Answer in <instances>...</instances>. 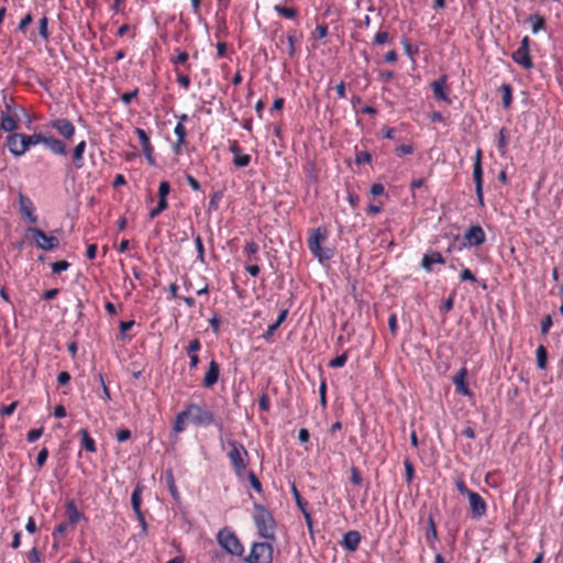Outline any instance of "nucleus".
Segmentation results:
<instances>
[{
    "instance_id": "obj_37",
    "label": "nucleus",
    "mask_w": 563,
    "mask_h": 563,
    "mask_svg": "<svg viewBox=\"0 0 563 563\" xmlns=\"http://www.w3.org/2000/svg\"><path fill=\"white\" fill-rule=\"evenodd\" d=\"M136 134L139 136L142 150H148V147H152L150 139L144 130L136 129Z\"/></svg>"
},
{
    "instance_id": "obj_34",
    "label": "nucleus",
    "mask_w": 563,
    "mask_h": 563,
    "mask_svg": "<svg viewBox=\"0 0 563 563\" xmlns=\"http://www.w3.org/2000/svg\"><path fill=\"white\" fill-rule=\"evenodd\" d=\"M170 192V186L168 181H162L158 187V198L161 201H167V196Z\"/></svg>"
},
{
    "instance_id": "obj_53",
    "label": "nucleus",
    "mask_w": 563,
    "mask_h": 563,
    "mask_svg": "<svg viewBox=\"0 0 563 563\" xmlns=\"http://www.w3.org/2000/svg\"><path fill=\"white\" fill-rule=\"evenodd\" d=\"M186 180L187 183L189 184V186L195 190V191H198L200 190V185L198 183V180L196 178H194L192 176L190 175H187L186 176Z\"/></svg>"
},
{
    "instance_id": "obj_8",
    "label": "nucleus",
    "mask_w": 563,
    "mask_h": 563,
    "mask_svg": "<svg viewBox=\"0 0 563 563\" xmlns=\"http://www.w3.org/2000/svg\"><path fill=\"white\" fill-rule=\"evenodd\" d=\"M19 115L16 109L11 104H5V108L0 112V129L7 133H14L19 124Z\"/></svg>"
},
{
    "instance_id": "obj_52",
    "label": "nucleus",
    "mask_w": 563,
    "mask_h": 563,
    "mask_svg": "<svg viewBox=\"0 0 563 563\" xmlns=\"http://www.w3.org/2000/svg\"><path fill=\"white\" fill-rule=\"evenodd\" d=\"M258 251V246L254 242H249L244 247V253L247 255L255 254Z\"/></svg>"
},
{
    "instance_id": "obj_58",
    "label": "nucleus",
    "mask_w": 563,
    "mask_h": 563,
    "mask_svg": "<svg viewBox=\"0 0 563 563\" xmlns=\"http://www.w3.org/2000/svg\"><path fill=\"white\" fill-rule=\"evenodd\" d=\"M177 81L180 86H183L185 89H188L190 86V79L188 76L185 75H178Z\"/></svg>"
},
{
    "instance_id": "obj_60",
    "label": "nucleus",
    "mask_w": 563,
    "mask_h": 563,
    "mask_svg": "<svg viewBox=\"0 0 563 563\" xmlns=\"http://www.w3.org/2000/svg\"><path fill=\"white\" fill-rule=\"evenodd\" d=\"M351 482L354 485H360L362 483V477L355 468L352 470Z\"/></svg>"
},
{
    "instance_id": "obj_51",
    "label": "nucleus",
    "mask_w": 563,
    "mask_h": 563,
    "mask_svg": "<svg viewBox=\"0 0 563 563\" xmlns=\"http://www.w3.org/2000/svg\"><path fill=\"white\" fill-rule=\"evenodd\" d=\"M32 22V15L26 14L24 19L21 20V22L18 25V30L21 32H25L27 25Z\"/></svg>"
},
{
    "instance_id": "obj_41",
    "label": "nucleus",
    "mask_w": 563,
    "mask_h": 563,
    "mask_svg": "<svg viewBox=\"0 0 563 563\" xmlns=\"http://www.w3.org/2000/svg\"><path fill=\"white\" fill-rule=\"evenodd\" d=\"M287 43H288V55L294 56L296 51V36L294 33H288L287 35Z\"/></svg>"
},
{
    "instance_id": "obj_20",
    "label": "nucleus",
    "mask_w": 563,
    "mask_h": 563,
    "mask_svg": "<svg viewBox=\"0 0 563 563\" xmlns=\"http://www.w3.org/2000/svg\"><path fill=\"white\" fill-rule=\"evenodd\" d=\"M444 258L439 252H433L430 254H426L422 258L421 266L427 272L432 269L433 264H443Z\"/></svg>"
},
{
    "instance_id": "obj_2",
    "label": "nucleus",
    "mask_w": 563,
    "mask_h": 563,
    "mask_svg": "<svg viewBox=\"0 0 563 563\" xmlns=\"http://www.w3.org/2000/svg\"><path fill=\"white\" fill-rule=\"evenodd\" d=\"M25 239L43 251H52L59 244L56 236L47 235L44 231L35 227L25 230Z\"/></svg>"
},
{
    "instance_id": "obj_25",
    "label": "nucleus",
    "mask_w": 563,
    "mask_h": 563,
    "mask_svg": "<svg viewBox=\"0 0 563 563\" xmlns=\"http://www.w3.org/2000/svg\"><path fill=\"white\" fill-rule=\"evenodd\" d=\"M46 137L47 136L42 133H33L30 135L24 134V140H25V145H26L27 151L30 150L31 146H35L37 144L45 145Z\"/></svg>"
},
{
    "instance_id": "obj_18",
    "label": "nucleus",
    "mask_w": 563,
    "mask_h": 563,
    "mask_svg": "<svg viewBox=\"0 0 563 563\" xmlns=\"http://www.w3.org/2000/svg\"><path fill=\"white\" fill-rule=\"evenodd\" d=\"M219 378V366L214 361L209 364V369L203 377V385L207 388L212 387Z\"/></svg>"
},
{
    "instance_id": "obj_36",
    "label": "nucleus",
    "mask_w": 563,
    "mask_h": 563,
    "mask_svg": "<svg viewBox=\"0 0 563 563\" xmlns=\"http://www.w3.org/2000/svg\"><path fill=\"white\" fill-rule=\"evenodd\" d=\"M38 34L45 41L48 38V21L45 16L38 22Z\"/></svg>"
},
{
    "instance_id": "obj_55",
    "label": "nucleus",
    "mask_w": 563,
    "mask_h": 563,
    "mask_svg": "<svg viewBox=\"0 0 563 563\" xmlns=\"http://www.w3.org/2000/svg\"><path fill=\"white\" fill-rule=\"evenodd\" d=\"M405 468H406V478L408 482H410L413 477V466L410 462H405Z\"/></svg>"
},
{
    "instance_id": "obj_42",
    "label": "nucleus",
    "mask_w": 563,
    "mask_h": 563,
    "mask_svg": "<svg viewBox=\"0 0 563 563\" xmlns=\"http://www.w3.org/2000/svg\"><path fill=\"white\" fill-rule=\"evenodd\" d=\"M68 267H69V264L66 261H58V262L53 263V265H52V269L54 273H62V272L66 271Z\"/></svg>"
},
{
    "instance_id": "obj_12",
    "label": "nucleus",
    "mask_w": 563,
    "mask_h": 563,
    "mask_svg": "<svg viewBox=\"0 0 563 563\" xmlns=\"http://www.w3.org/2000/svg\"><path fill=\"white\" fill-rule=\"evenodd\" d=\"M19 211L23 219H25L31 224L37 222V217L35 214V207L31 199L22 194L19 196Z\"/></svg>"
},
{
    "instance_id": "obj_39",
    "label": "nucleus",
    "mask_w": 563,
    "mask_h": 563,
    "mask_svg": "<svg viewBox=\"0 0 563 563\" xmlns=\"http://www.w3.org/2000/svg\"><path fill=\"white\" fill-rule=\"evenodd\" d=\"M426 537L428 542L437 539V529L432 518H429V529Z\"/></svg>"
},
{
    "instance_id": "obj_28",
    "label": "nucleus",
    "mask_w": 563,
    "mask_h": 563,
    "mask_svg": "<svg viewBox=\"0 0 563 563\" xmlns=\"http://www.w3.org/2000/svg\"><path fill=\"white\" fill-rule=\"evenodd\" d=\"M81 440H82V446L88 452H95L96 451V444L95 440L88 434L87 430H81Z\"/></svg>"
},
{
    "instance_id": "obj_54",
    "label": "nucleus",
    "mask_w": 563,
    "mask_h": 563,
    "mask_svg": "<svg viewBox=\"0 0 563 563\" xmlns=\"http://www.w3.org/2000/svg\"><path fill=\"white\" fill-rule=\"evenodd\" d=\"M413 151L412 146L410 145H400L396 148V152L399 154V155H407V154H411Z\"/></svg>"
},
{
    "instance_id": "obj_29",
    "label": "nucleus",
    "mask_w": 563,
    "mask_h": 563,
    "mask_svg": "<svg viewBox=\"0 0 563 563\" xmlns=\"http://www.w3.org/2000/svg\"><path fill=\"white\" fill-rule=\"evenodd\" d=\"M187 419H188V413L186 410L178 413L175 424H174L175 432L178 433V432H181L185 430V422Z\"/></svg>"
},
{
    "instance_id": "obj_48",
    "label": "nucleus",
    "mask_w": 563,
    "mask_h": 563,
    "mask_svg": "<svg viewBox=\"0 0 563 563\" xmlns=\"http://www.w3.org/2000/svg\"><path fill=\"white\" fill-rule=\"evenodd\" d=\"M47 456H48V451L47 449H42L38 454H37V457H36V463L38 466H43L44 463L46 462L47 460Z\"/></svg>"
},
{
    "instance_id": "obj_50",
    "label": "nucleus",
    "mask_w": 563,
    "mask_h": 563,
    "mask_svg": "<svg viewBox=\"0 0 563 563\" xmlns=\"http://www.w3.org/2000/svg\"><path fill=\"white\" fill-rule=\"evenodd\" d=\"M461 280H468L475 283L476 277L468 268H464L461 273Z\"/></svg>"
},
{
    "instance_id": "obj_5",
    "label": "nucleus",
    "mask_w": 563,
    "mask_h": 563,
    "mask_svg": "<svg viewBox=\"0 0 563 563\" xmlns=\"http://www.w3.org/2000/svg\"><path fill=\"white\" fill-rule=\"evenodd\" d=\"M230 451L228 453L232 466L238 475H241L247 466L249 453L245 448L236 441L229 442Z\"/></svg>"
},
{
    "instance_id": "obj_4",
    "label": "nucleus",
    "mask_w": 563,
    "mask_h": 563,
    "mask_svg": "<svg viewBox=\"0 0 563 563\" xmlns=\"http://www.w3.org/2000/svg\"><path fill=\"white\" fill-rule=\"evenodd\" d=\"M254 521L260 534L265 539L274 537L275 525L271 514L263 507L256 506Z\"/></svg>"
},
{
    "instance_id": "obj_14",
    "label": "nucleus",
    "mask_w": 563,
    "mask_h": 563,
    "mask_svg": "<svg viewBox=\"0 0 563 563\" xmlns=\"http://www.w3.org/2000/svg\"><path fill=\"white\" fill-rule=\"evenodd\" d=\"M51 126L67 140H71L76 132L74 124L67 119L54 120L52 121Z\"/></svg>"
},
{
    "instance_id": "obj_38",
    "label": "nucleus",
    "mask_w": 563,
    "mask_h": 563,
    "mask_svg": "<svg viewBox=\"0 0 563 563\" xmlns=\"http://www.w3.org/2000/svg\"><path fill=\"white\" fill-rule=\"evenodd\" d=\"M195 245H196V250H197V257L198 260L203 263L205 262V250H203V244H202V240L199 235H197L195 238Z\"/></svg>"
},
{
    "instance_id": "obj_61",
    "label": "nucleus",
    "mask_w": 563,
    "mask_h": 563,
    "mask_svg": "<svg viewBox=\"0 0 563 563\" xmlns=\"http://www.w3.org/2000/svg\"><path fill=\"white\" fill-rule=\"evenodd\" d=\"M250 483L254 489L261 490V483L253 473L250 474Z\"/></svg>"
},
{
    "instance_id": "obj_16",
    "label": "nucleus",
    "mask_w": 563,
    "mask_h": 563,
    "mask_svg": "<svg viewBox=\"0 0 563 563\" xmlns=\"http://www.w3.org/2000/svg\"><path fill=\"white\" fill-rule=\"evenodd\" d=\"M466 375L467 371L466 368H461L454 376H453V383L456 386V391L462 395H470V389L466 384Z\"/></svg>"
},
{
    "instance_id": "obj_1",
    "label": "nucleus",
    "mask_w": 563,
    "mask_h": 563,
    "mask_svg": "<svg viewBox=\"0 0 563 563\" xmlns=\"http://www.w3.org/2000/svg\"><path fill=\"white\" fill-rule=\"evenodd\" d=\"M327 240V232L324 229L318 228L312 231L308 239V247L310 252L318 257L322 263L330 260L333 256L331 249H323L322 243Z\"/></svg>"
},
{
    "instance_id": "obj_56",
    "label": "nucleus",
    "mask_w": 563,
    "mask_h": 563,
    "mask_svg": "<svg viewBox=\"0 0 563 563\" xmlns=\"http://www.w3.org/2000/svg\"><path fill=\"white\" fill-rule=\"evenodd\" d=\"M70 380V375L67 372H60L57 376V382L60 385H65Z\"/></svg>"
},
{
    "instance_id": "obj_21",
    "label": "nucleus",
    "mask_w": 563,
    "mask_h": 563,
    "mask_svg": "<svg viewBox=\"0 0 563 563\" xmlns=\"http://www.w3.org/2000/svg\"><path fill=\"white\" fill-rule=\"evenodd\" d=\"M87 144L85 141H80L73 150V162L77 169L84 166V154L86 152Z\"/></svg>"
},
{
    "instance_id": "obj_32",
    "label": "nucleus",
    "mask_w": 563,
    "mask_h": 563,
    "mask_svg": "<svg viewBox=\"0 0 563 563\" xmlns=\"http://www.w3.org/2000/svg\"><path fill=\"white\" fill-rule=\"evenodd\" d=\"M537 363L540 368H544L547 365V350L543 345L537 349Z\"/></svg>"
},
{
    "instance_id": "obj_10",
    "label": "nucleus",
    "mask_w": 563,
    "mask_h": 563,
    "mask_svg": "<svg viewBox=\"0 0 563 563\" xmlns=\"http://www.w3.org/2000/svg\"><path fill=\"white\" fill-rule=\"evenodd\" d=\"M485 240L486 234L479 225H471L464 233V246H479Z\"/></svg>"
},
{
    "instance_id": "obj_26",
    "label": "nucleus",
    "mask_w": 563,
    "mask_h": 563,
    "mask_svg": "<svg viewBox=\"0 0 563 563\" xmlns=\"http://www.w3.org/2000/svg\"><path fill=\"white\" fill-rule=\"evenodd\" d=\"M287 314H288L287 309H283L279 312L277 320L268 327L267 332L264 335L265 339H268L269 336H272L274 334V332L278 329V327L284 322Z\"/></svg>"
},
{
    "instance_id": "obj_22",
    "label": "nucleus",
    "mask_w": 563,
    "mask_h": 563,
    "mask_svg": "<svg viewBox=\"0 0 563 563\" xmlns=\"http://www.w3.org/2000/svg\"><path fill=\"white\" fill-rule=\"evenodd\" d=\"M45 146L55 155H65L66 154V146L64 143L55 139L53 136H47L45 141Z\"/></svg>"
},
{
    "instance_id": "obj_30",
    "label": "nucleus",
    "mask_w": 563,
    "mask_h": 563,
    "mask_svg": "<svg viewBox=\"0 0 563 563\" xmlns=\"http://www.w3.org/2000/svg\"><path fill=\"white\" fill-rule=\"evenodd\" d=\"M131 501H132V507H133V510L135 514H139V512H142L141 511V489L140 488H136L133 494H132V497H131Z\"/></svg>"
},
{
    "instance_id": "obj_62",
    "label": "nucleus",
    "mask_w": 563,
    "mask_h": 563,
    "mask_svg": "<svg viewBox=\"0 0 563 563\" xmlns=\"http://www.w3.org/2000/svg\"><path fill=\"white\" fill-rule=\"evenodd\" d=\"M316 33H317L318 37L323 38L328 34V27L325 25H318L316 27Z\"/></svg>"
},
{
    "instance_id": "obj_33",
    "label": "nucleus",
    "mask_w": 563,
    "mask_h": 563,
    "mask_svg": "<svg viewBox=\"0 0 563 563\" xmlns=\"http://www.w3.org/2000/svg\"><path fill=\"white\" fill-rule=\"evenodd\" d=\"M503 91V104L505 108H509L511 104V87L509 85L501 86Z\"/></svg>"
},
{
    "instance_id": "obj_57",
    "label": "nucleus",
    "mask_w": 563,
    "mask_h": 563,
    "mask_svg": "<svg viewBox=\"0 0 563 563\" xmlns=\"http://www.w3.org/2000/svg\"><path fill=\"white\" fill-rule=\"evenodd\" d=\"M371 194L373 196H380L384 194V186L382 184H374L371 188Z\"/></svg>"
},
{
    "instance_id": "obj_6",
    "label": "nucleus",
    "mask_w": 563,
    "mask_h": 563,
    "mask_svg": "<svg viewBox=\"0 0 563 563\" xmlns=\"http://www.w3.org/2000/svg\"><path fill=\"white\" fill-rule=\"evenodd\" d=\"M188 420L198 426H210L214 423V415L207 408L191 404L186 409Z\"/></svg>"
},
{
    "instance_id": "obj_59",
    "label": "nucleus",
    "mask_w": 563,
    "mask_h": 563,
    "mask_svg": "<svg viewBox=\"0 0 563 563\" xmlns=\"http://www.w3.org/2000/svg\"><path fill=\"white\" fill-rule=\"evenodd\" d=\"M388 40V34L386 32H378L376 35H375V42L377 44H385Z\"/></svg>"
},
{
    "instance_id": "obj_63",
    "label": "nucleus",
    "mask_w": 563,
    "mask_h": 563,
    "mask_svg": "<svg viewBox=\"0 0 563 563\" xmlns=\"http://www.w3.org/2000/svg\"><path fill=\"white\" fill-rule=\"evenodd\" d=\"M309 431L307 429H300L299 430V434H298V439L300 442L305 443L309 440Z\"/></svg>"
},
{
    "instance_id": "obj_3",
    "label": "nucleus",
    "mask_w": 563,
    "mask_h": 563,
    "mask_svg": "<svg viewBox=\"0 0 563 563\" xmlns=\"http://www.w3.org/2000/svg\"><path fill=\"white\" fill-rule=\"evenodd\" d=\"M219 545L229 554L242 556L244 548L236 534L229 528L221 529L217 534Z\"/></svg>"
},
{
    "instance_id": "obj_45",
    "label": "nucleus",
    "mask_w": 563,
    "mask_h": 563,
    "mask_svg": "<svg viewBox=\"0 0 563 563\" xmlns=\"http://www.w3.org/2000/svg\"><path fill=\"white\" fill-rule=\"evenodd\" d=\"M455 485H456V489H457V492H459L461 495H464V496L468 497V494H473V493H474V492L470 490V489L466 487V485H465V483H464L463 481H457Z\"/></svg>"
},
{
    "instance_id": "obj_15",
    "label": "nucleus",
    "mask_w": 563,
    "mask_h": 563,
    "mask_svg": "<svg viewBox=\"0 0 563 563\" xmlns=\"http://www.w3.org/2000/svg\"><path fill=\"white\" fill-rule=\"evenodd\" d=\"M434 97L439 100H443L450 103V99L446 92V78L443 76L431 84Z\"/></svg>"
},
{
    "instance_id": "obj_24",
    "label": "nucleus",
    "mask_w": 563,
    "mask_h": 563,
    "mask_svg": "<svg viewBox=\"0 0 563 563\" xmlns=\"http://www.w3.org/2000/svg\"><path fill=\"white\" fill-rule=\"evenodd\" d=\"M175 135L177 136V141L174 145V151L175 153H179L180 151V146L185 144V139H186V128L184 124H181V122H178L175 126Z\"/></svg>"
},
{
    "instance_id": "obj_64",
    "label": "nucleus",
    "mask_w": 563,
    "mask_h": 563,
    "mask_svg": "<svg viewBox=\"0 0 563 563\" xmlns=\"http://www.w3.org/2000/svg\"><path fill=\"white\" fill-rule=\"evenodd\" d=\"M371 158L372 156L369 153L363 152L357 155V163H368L371 162Z\"/></svg>"
},
{
    "instance_id": "obj_11",
    "label": "nucleus",
    "mask_w": 563,
    "mask_h": 563,
    "mask_svg": "<svg viewBox=\"0 0 563 563\" xmlns=\"http://www.w3.org/2000/svg\"><path fill=\"white\" fill-rule=\"evenodd\" d=\"M482 153L478 150L476 152L475 156V163H474V170H473V178L475 181V191L478 199L479 205H484V197H483V169H482Z\"/></svg>"
},
{
    "instance_id": "obj_40",
    "label": "nucleus",
    "mask_w": 563,
    "mask_h": 563,
    "mask_svg": "<svg viewBox=\"0 0 563 563\" xmlns=\"http://www.w3.org/2000/svg\"><path fill=\"white\" fill-rule=\"evenodd\" d=\"M167 207H168L167 201H161V200L158 199V205L156 206V208L150 211V218H151V219H154V218H155V217H157L162 211H164Z\"/></svg>"
},
{
    "instance_id": "obj_46",
    "label": "nucleus",
    "mask_w": 563,
    "mask_h": 563,
    "mask_svg": "<svg viewBox=\"0 0 563 563\" xmlns=\"http://www.w3.org/2000/svg\"><path fill=\"white\" fill-rule=\"evenodd\" d=\"M200 349V342L199 340H192L190 341L188 347H187V353L188 355H192V354H197V351Z\"/></svg>"
},
{
    "instance_id": "obj_47",
    "label": "nucleus",
    "mask_w": 563,
    "mask_h": 563,
    "mask_svg": "<svg viewBox=\"0 0 563 563\" xmlns=\"http://www.w3.org/2000/svg\"><path fill=\"white\" fill-rule=\"evenodd\" d=\"M16 406H18V402L13 401L9 406H5V407L1 408L0 409V415H2V416H11L14 412Z\"/></svg>"
},
{
    "instance_id": "obj_7",
    "label": "nucleus",
    "mask_w": 563,
    "mask_h": 563,
    "mask_svg": "<svg viewBox=\"0 0 563 563\" xmlns=\"http://www.w3.org/2000/svg\"><path fill=\"white\" fill-rule=\"evenodd\" d=\"M273 559V548L266 542L254 543L246 561L249 563H271Z\"/></svg>"
},
{
    "instance_id": "obj_31",
    "label": "nucleus",
    "mask_w": 563,
    "mask_h": 563,
    "mask_svg": "<svg viewBox=\"0 0 563 563\" xmlns=\"http://www.w3.org/2000/svg\"><path fill=\"white\" fill-rule=\"evenodd\" d=\"M274 10L287 19H292L297 14V11L295 9L286 8V7H282V5H275Z\"/></svg>"
},
{
    "instance_id": "obj_49",
    "label": "nucleus",
    "mask_w": 563,
    "mask_h": 563,
    "mask_svg": "<svg viewBox=\"0 0 563 563\" xmlns=\"http://www.w3.org/2000/svg\"><path fill=\"white\" fill-rule=\"evenodd\" d=\"M130 437H131V432L128 429H121L117 432V440L119 442H124V441L129 440Z\"/></svg>"
},
{
    "instance_id": "obj_35",
    "label": "nucleus",
    "mask_w": 563,
    "mask_h": 563,
    "mask_svg": "<svg viewBox=\"0 0 563 563\" xmlns=\"http://www.w3.org/2000/svg\"><path fill=\"white\" fill-rule=\"evenodd\" d=\"M531 30L533 33H538L540 30L544 27V20L539 15H534L530 18Z\"/></svg>"
},
{
    "instance_id": "obj_9",
    "label": "nucleus",
    "mask_w": 563,
    "mask_h": 563,
    "mask_svg": "<svg viewBox=\"0 0 563 563\" xmlns=\"http://www.w3.org/2000/svg\"><path fill=\"white\" fill-rule=\"evenodd\" d=\"M5 144L9 152L15 157H21L27 152L24 133L14 132L9 134L5 139Z\"/></svg>"
},
{
    "instance_id": "obj_27",
    "label": "nucleus",
    "mask_w": 563,
    "mask_h": 563,
    "mask_svg": "<svg viewBox=\"0 0 563 563\" xmlns=\"http://www.w3.org/2000/svg\"><path fill=\"white\" fill-rule=\"evenodd\" d=\"M67 517L68 521L73 525L77 523L82 517V514L77 509L74 501L67 504Z\"/></svg>"
},
{
    "instance_id": "obj_23",
    "label": "nucleus",
    "mask_w": 563,
    "mask_h": 563,
    "mask_svg": "<svg viewBox=\"0 0 563 563\" xmlns=\"http://www.w3.org/2000/svg\"><path fill=\"white\" fill-rule=\"evenodd\" d=\"M231 152L233 153V163L238 167H245L250 164L251 157L249 154L242 153L240 147L234 144L231 146Z\"/></svg>"
},
{
    "instance_id": "obj_43",
    "label": "nucleus",
    "mask_w": 563,
    "mask_h": 563,
    "mask_svg": "<svg viewBox=\"0 0 563 563\" xmlns=\"http://www.w3.org/2000/svg\"><path fill=\"white\" fill-rule=\"evenodd\" d=\"M347 356L346 354H342L340 356H336L330 362L331 367H342L346 363Z\"/></svg>"
},
{
    "instance_id": "obj_17",
    "label": "nucleus",
    "mask_w": 563,
    "mask_h": 563,
    "mask_svg": "<svg viewBox=\"0 0 563 563\" xmlns=\"http://www.w3.org/2000/svg\"><path fill=\"white\" fill-rule=\"evenodd\" d=\"M361 542V536L357 531H349L343 536L342 545L349 551H355Z\"/></svg>"
},
{
    "instance_id": "obj_44",
    "label": "nucleus",
    "mask_w": 563,
    "mask_h": 563,
    "mask_svg": "<svg viewBox=\"0 0 563 563\" xmlns=\"http://www.w3.org/2000/svg\"><path fill=\"white\" fill-rule=\"evenodd\" d=\"M43 434V428H38V429H32L29 433H27V440L30 442H35L41 435Z\"/></svg>"
},
{
    "instance_id": "obj_13",
    "label": "nucleus",
    "mask_w": 563,
    "mask_h": 563,
    "mask_svg": "<svg viewBox=\"0 0 563 563\" xmlns=\"http://www.w3.org/2000/svg\"><path fill=\"white\" fill-rule=\"evenodd\" d=\"M468 503L471 508V517L473 519H481L487 511L485 500L477 493L468 494Z\"/></svg>"
},
{
    "instance_id": "obj_19",
    "label": "nucleus",
    "mask_w": 563,
    "mask_h": 563,
    "mask_svg": "<svg viewBox=\"0 0 563 563\" xmlns=\"http://www.w3.org/2000/svg\"><path fill=\"white\" fill-rule=\"evenodd\" d=\"M512 59L526 69L532 67V60L530 58L529 51L517 48L512 54Z\"/></svg>"
}]
</instances>
